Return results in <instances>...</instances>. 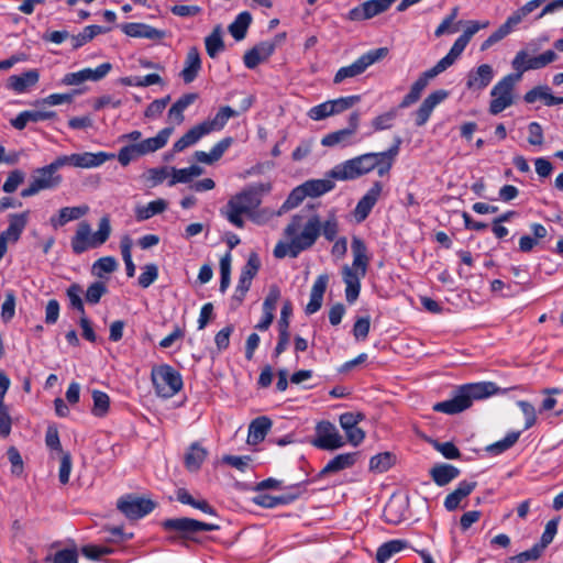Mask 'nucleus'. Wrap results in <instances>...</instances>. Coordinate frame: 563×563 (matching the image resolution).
Returning a JSON list of instances; mask_svg holds the SVG:
<instances>
[{
    "mask_svg": "<svg viewBox=\"0 0 563 563\" xmlns=\"http://www.w3.org/2000/svg\"><path fill=\"white\" fill-rule=\"evenodd\" d=\"M269 188V185L260 184L238 192L229 199L221 213L232 225L239 229L244 228V217L251 219L253 211L262 202V194L268 191Z\"/></svg>",
    "mask_w": 563,
    "mask_h": 563,
    "instance_id": "1",
    "label": "nucleus"
},
{
    "mask_svg": "<svg viewBox=\"0 0 563 563\" xmlns=\"http://www.w3.org/2000/svg\"><path fill=\"white\" fill-rule=\"evenodd\" d=\"M496 386L490 382L466 384L461 386L451 399L437 402L433 409L454 415L470 408L474 400H481L495 394Z\"/></svg>",
    "mask_w": 563,
    "mask_h": 563,
    "instance_id": "2",
    "label": "nucleus"
},
{
    "mask_svg": "<svg viewBox=\"0 0 563 563\" xmlns=\"http://www.w3.org/2000/svg\"><path fill=\"white\" fill-rule=\"evenodd\" d=\"M320 229L321 221L317 214L298 213L291 217L284 230V235L303 252L316 243L320 235Z\"/></svg>",
    "mask_w": 563,
    "mask_h": 563,
    "instance_id": "3",
    "label": "nucleus"
},
{
    "mask_svg": "<svg viewBox=\"0 0 563 563\" xmlns=\"http://www.w3.org/2000/svg\"><path fill=\"white\" fill-rule=\"evenodd\" d=\"M112 232L110 218L102 217L98 223V230L92 232L87 221H81L70 240L71 250L75 254H82L90 249H97L103 245Z\"/></svg>",
    "mask_w": 563,
    "mask_h": 563,
    "instance_id": "4",
    "label": "nucleus"
},
{
    "mask_svg": "<svg viewBox=\"0 0 563 563\" xmlns=\"http://www.w3.org/2000/svg\"><path fill=\"white\" fill-rule=\"evenodd\" d=\"M374 169L379 176L380 161L377 154L365 153L334 166L330 172V176L338 180H352Z\"/></svg>",
    "mask_w": 563,
    "mask_h": 563,
    "instance_id": "5",
    "label": "nucleus"
},
{
    "mask_svg": "<svg viewBox=\"0 0 563 563\" xmlns=\"http://www.w3.org/2000/svg\"><path fill=\"white\" fill-rule=\"evenodd\" d=\"M151 379L157 396L163 398L174 397L184 385L180 373L168 364L153 367Z\"/></svg>",
    "mask_w": 563,
    "mask_h": 563,
    "instance_id": "6",
    "label": "nucleus"
},
{
    "mask_svg": "<svg viewBox=\"0 0 563 563\" xmlns=\"http://www.w3.org/2000/svg\"><path fill=\"white\" fill-rule=\"evenodd\" d=\"M161 526L166 532L175 533V536L169 538L172 541L178 538L192 539L201 531H216L219 529L218 525L207 523L187 517L165 519L161 522Z\"/></svg>",
    "mask_w": 563,
    "mask_h": 563,
    "instance_id": "7",
    "label": "nucleus"
},
{
    "mask_svg": "<svg viewBox=\"0 0 563 563\" xmlns=\"http://www.w3.org/2000/svg\"><path fill=\"white\" fill-rule=\"evenodd\" d=\"M520 80L517 74H509L503 77L490 90L492 100L489 112L494 115L503 112L514 103V88Z\"/></svg>",
    "mask_w": 563,
    "mask_h": 563,
    "instance_id": "8",
    "label": "nucleus"
},
{
    "mask_svg": "<svg viewBox=\"0 0 563 563\" xmlns=\"http://www.w3.org/2000/svg\"><path fill=\"white\" fill-rule=\"evenodd\" d=\"M388 54L387 47H379L371 49L365 54L361 55L351 65L341 67L334 75V84H341L347 78H354L363 74L369 66L379 62Z\"/></svg>",
    "mask_w": 563,
    "mask_h": 563,
    "instance_id": "9",
    "label": "nucleus"
},
{
    "mask_svg": "<svg viewBox=\"0 0 563 563\" xmlns=\"http://www.w3.org/2000/svg\"><path fill=\"white\" fill-rule=\"evenodd\" d=\"M63 181L62 175H59L51 165H46L37 168L34 172L32 180L29 187L21 191L23 198L32 197L42 190L54 189Z\"/></svg>",
    "mask_w": 563,
    "mask_h": 563,
    "instance_id": "10",
    "label": "nucleus"
},
{
    "mask_svg": "<svg viewBox=\"0 0 563 563\" xmlns=\"http://www.w3.org/2000/svg\"><path fill=\"white\" fill-rule=\"evenodd\" d=\"M311 444L321 450L333 451L342 448L345 441L332 422L322 420L316 426V437Z\"/></svg>",
    "mask_w": 563,
    "mask_h": 563,
    "instance_id": "11",
    "label": "nucleus"
},
{
    "mask_svg": "<svg viewBox=\"0 0 563 563\" xmlns=\"http://www.w3.org/2000/svg\"><path fill=\"white\" fill-rule=\"evenodd\" d=\"M556 58V53L551 49H548L544 53L534 57H529L528 52L521 49L517 52L516 56L511 62V66L517 71V75L521 77L523 73L528 70L541 69L548 66L549 64L555 62Z\"/></svg>",
    "mask_w": 563,
    "mask_h": 563,
    "instance_id": "12",
    "label": "nucleus"
},
{
    "mask_svg": "<svg viewBox=\"0 0 563 563\" xmlns=\"http://www.w3.org/2000/svg\"><path fill=\"white\" fill-rule=\"evenodd\" d=\"M155 503L143 497L126 495L119 499L118 509L129 519H140L152 512Z\"/></svg>",
    "mask_w": 563,
    "mask_h": 563,
    "instance_id": "13",
    "label": "nucleus"
},
{
    "mask_svg": "<svg viewBox=\"0 0 563 563\" xmlns=\"http://www.w3.org/2000/svg\"><path fill=\"white\" fill-rule=\"evenodd\" d=\"M112 65L110 63H102L97 68H84L75 73L66 74L59 81L62 86H79L85 81H99L104 78L110 70Z\"/></svg>",
    "mask_w": 563,
    "mask_h": 563,
    "instance_id": "14",
    "label": "nucleus"
},
{
    "mask_svg": "<svg viewBox=\"0 0 563 563\" xmlns=\"http://www.w3.org/2000/svg\"><path fill=\"white\" fill-rule=\"evenodd\" d=\"M396 0H367L347 12L350 21L369 20L387 11Z\"/></svg>",
    "mask_w": 563,
    "mask_h": 563,
    "instance_id": "15",
    "label": "nucleus"
},
{
    "mask_svg": "<svg viewBox=\"0 0 563 563\" xmlns=\"http://www.w3.org/2000/svg\"><path fill=\"white\" fill-rule=\"evenodd\" d=\"M305 492V483H298L289 488V493L280 496H272L265 493L258 492L253 497V503L263 508H274L279 505H287L299 498Z\"/></svg>",
    "mask_w": 563,
    "mask_h": 563,
    "instance_id": "16",
    "label": "nucleus"
},
{
    "mask_svg": "<svg viewBox=\"0 0 563 563\" xmlns=\"http://www.w3.org/2000/svg\"><path fill=\"white\" fill-rule=\"evenodd\" d=\"M362 413L344 412L340 415L339 422L344 430L349 443L353 446H358L365 439V432L357 427L363 420Z\"/></svg>",
    "mask_w": 563,
    "mask_h": 563,
    "instance_id": "17",
    "label": "nucleus"
},
{
    "mask_svg": "<svg viewBox=\"0 0 563 563\" xmlns=\"http://www.w3.org/2000/svg\"><path fill=\"white\" fill-rule=\"evenodd\" d=\"M383 191V185L379 181L373 183L371 188L358 200L354 209V218L357 223L366 220L374 206L377 203Z\"/></svg>",
    "mask_w": 563,
    "mask_h": 563,
    "instance_id": "18",
    "label": "nucleus"
},
{
    "mask_svg": "<svg viewBox=\"0 0 563 563\" xmlns=\"http://www.w3.org/2000/svg\"><path fill=\"white\" fill-rule=\"evenodd\" d=\"M495 71L488 64H482L468 71L466 76V88L472 91L485 89L493 80Z\"/></svg>",
    "mask_w": 563,
    "mask_h": 563,
    "instance_id": "19",
    "label": "nucleus"
},
{
    "mask_svg": "<svg viewBox=\"0 0 563 563\" xmlns=\"http://www.w3.org/2000/svg\"><path fill=\"white\" fill-rule=\"evenodd\" d=\"M448 91L440 89L431 92L420 104L419 109L415 113V123L417 126L424 125L433 110L446 99Z\"/></svg>",
    "mask_w": 563,
    "mask_h": 563,
    "instance_id": "20",
    "label": "nucleus"
},
{
    "mask_svg": "<svg viewBox=\"0 0 563 563\" xmlns=\"http://www.w3.org/2000/svg\"><path fill=\"white\" fill-rule=\"evenodd\" d=\"M440 74L441 73L439 71V69L435 68L434 66L422 73L419 76V78L412 84L410 91L402 98L399 107L405 109L416 103L420 99L422 91L428 86L429 80Z\"/></svg>",
    "mask_w": 563,
    "mask_h": 563,
    "instance_id": "21",
    "label": "nucleus"
},
{
    "mask_svg": "<svg viewBox=\"0 0 563 563\" xmlns=\"http://www.w3.org/2000/svg\"><path fill=\"white\" fill-rule=\"evenodd\" d=\"M122 32L135 38H146L159 42L166 36V31L156 29L145 23L131 22L122 25Z\"/></svg>",
    "mask_w": 563,
    "mask_h": 563,
    "instance_id": "22",
    "label": "nucleus"
},
{
    "mask_svg": "<svg viewBox=\"0 0 563 563\" xmlns=\"http://www.w3.org/2000/svg\"><path fill=\"white\" fill-rule=\"evenodd\" d=\"M29 214H30L29 211L10 214L9 216V225L0 234V239H2L5 243L18 242L29 222Z\"/></svg>",
    "mask_w": 563,
    "mask_h": 563,
    "instance_id": "23",
    "label": "nucleus"
},
{
    "mask_svg": "<svg viewBox=\"0 0 563 563\" xmlns=\"http://www.w3.org/2000/svg\"><path fill=\"white\" fill-rule=\"evenodd\" d=\"M56 118V112L52 110H25L20 112L15 118L10 120V124L19 131L26 128L30 122L36 123Z\"/></svg>",
    "mask_w": 563,
    "mask_h": 563,
    "instance_id": "24",
    "label": "nucleus"
},
{
    "mask_svg": "<svg viewBox=\"0 0 563 563\" xmlns=\"http://www.w3.org/2000/svg\"><path fill=\"white\" fill-rule=\"evenodd\" d=\"M40 79V73L36 69H30L21 75H12L8 78L7 88L15 93H25L34 87Z\"/></svg>",
    "mask_w": 563,
    "mask_h": 563,
    "instance_id": "25",
    "label": "nucleus"
},
{
    "mask_svg": "<svg viewBox=\"0 0 563 563\" xmlns=\"http://www.w3.org/2000/svg\"><path fill=\"white\" fill-rule=\"evenodd\" d=\"M366 274H361V271L350 268L345 265L342 269L343 282L345 284V298L350 303L355 302L361 291V279Z\"/></svg>",
    "mask_w": 563,
    "mask_h": 563,
    "instance_id": "26",
    "label": "nucleus"
},
{
    "mask_svg": "<svg viewBox=\"0 0 563 563\" xmlns=\"http://www.w3.org/2000/svg\"><path fill=\"white\" fill-rule=\"evenodd\" d=\"M275 43L265 41L255 45L252 49L245 53L244 55V65L253 69L262 62L266 60L275 51Z\"/></svg>",
    "mask_w": 563,
    "mask_h": 563,
    "instance_id": "27",
    "label": "nucleus"
},
{
    "mask_svg": "<svg viewBox=\"0 0 563 563\" xmlns=\"http://www.w3.org/2000/svg\"><path fill=\"white\" fill-rule=\"evenodd\" d=\"M115 157L113 153L107 152H82L75 153V167L76 168H97L103 165L106 162L111 161Z\"/></svg>",
    "mask_w": 563,
    "mask_h": 563,
    "instance_id": "28",
    "label": "nucleus"
},
{
    "mask_svg": "<svg viewBox=\"0 0 563 563\" xmlns=\"http://www.w3.org/2000/svg\"><path fill=\"white\" fill-rule=\"evenodd\" d=\"M89 212L87 205L76 207H64L58 211V214L51 217L49 224L54 229L64 227L70 221L78 220Z\"/></svg>",
    "mask_w": 563,
    "mask_h": 563,
    "instance_id": "29",
    "label": "nucleus"
},
{
    "mask_svg": "<svg viewBox=\"0 0 563 563\" xmlns=\"http://www.w3.org/2000/svg\"><path fill=\"white\" fill-rule=\"evenodd\" d=\"M200 70H201L200 53L197 47L192 46L187 52V55H186V58L184 62V68L180 71V77L185 84H190L197 78Z\"/></svg>",
    "mask_w": 563,
    "mask_h": 563,
    "instance_id": "30",
    "label": "nucleus"
},
{
    "mask_svg": "<svg viewBox=\"0 0 563 563\" xmlns=\"http://www.w3.org/2000/svg\"><path fill=\"white\" fill-rule=\"evenodd\" d=\"M328 282H329L328 275H320L313 283L311 292H310V300L307 303L306 309H305L307 314H313L317 311H319V309L321 308L322 301H323V295L327 289Z\"/></svg>",
    "mask_w": 563,
    "mask_h": 563,
    "instance_id": "31",
    "label": "nucleus"
},
{
    "mask_svg": "<svg viewBox=\"0 0 563 563\" xmlns=\"http://www.w3.org/2000/svg\"><path fill=\"white\" fill-rule=\"evenodd\" d=\"M476 487V482L462 481L456 488L450 493L444 499V507L448 511L455 510L460 503L466 498Z\"/></svg>",
    "mask_w": 563,
    "mask_h": 563,
    "instance_id": "32",
    "label": "nucleus"
},
{
    "mask_svg": "<svg viewBox=\"0 0 563 563\" xmlns=\"http://www.w3.org/2000/svg\"><path fill=\"white\" fill-rule=\"evenodd\" d=\"M173 132V128H164L154 137H148L139 142L137 144L142 155L144 156L163 148L167 144Z\"/></svg>",
    "mask_w": 563,
    "mask_h": 563,
    "instance_id": "33",
    "label": "nucleus"
},
{
    "mask_svg": "<svg viewBox=\"0 0 563 563\" xmlns=\"http://www.w3.org/2000/svg\"><path fill=\"white\" fill-rule=\"evenodd\" d=\"M468 43H470V41L467 38H465L463 35H460L455 40L452 47L450 48L449 53L444 57H442L434 65V67L438 68L440 73H443L444 70H446L449 67H451L457 60V58L462 55V53L464 52V49Z\"/></svg>",
    "mask_w": 563,
    "mask_h": 563,
    "instance_id": "34",
    "label": "nucleus"
},
{
    "mask_svg": "<svg viewBox=\"0 0 563 563\" xmlns=\"http://www.w3.org/2000/svg\"><path fill=\"white\" fill-rule=\"evenodd\" d=\"M523 99L527 103H533L541 99L544 101V104L549 107L563 103V97L553 96L548 86H538L529 90L526 92Z\"/></svg>",
    "mask_w": 563,
    "mask_h": 563,
    "instance_id": "35",
    "label": "nucleus"
},
{
    "mask_svg": "<svg viewBox=\"0 0 563 563\" xmlns=\"http://www.w3.org/2000/svg\"><path fill=\"white\" fill-rule=\"evenodd\" d=\"M460 475L457 467L451 464H438L430 470V476L438 486H445Z\"/></svg>",
    "mask_w": 563,
    "mask_h": 563,
    "instance_id": "36",
    "label": "nucleus"
},
{
    "mask_svg": "<svg viewBox=\"0 0 563 563\" xmlns=\"http://www.w3.org/2000/svg\"><path fill=\"white\" fill-rule=\"evenodd\" d=\"M272 427V421L267 417L254 419L249 427L247 442L257 444L262 442Z\"/></svg>",
    "mask_w": 563,
    "mask_h": 563,
    "instance_id": "37",
    "label": "nucleus"
},
{
    "mask_svg": "<svg viewBox=\"0 0 563 563\" xmlns=\"http://www.w3.org/2000/svg\"><path fill=\"white\" fill-rule=\"evenodd\" d=\"M352 253H353V263L350 268L361 271V274H366L369 258L367 256V249L365 243L358 239L354 238L352 241Z\"/></svg>",
    "mask_w": 563,
    "mask_h": 563,
    "instance_id": "38",
    "label": "nucleus"
},
{
    "mask_svg": "<svg viewBox=\"0 0 563 563\" xmlns=\"http://www.w3.org/2000/svg\"><path fill=\"white\" fill-rule=\"evenodd\" d=\"M260 268V260L256 254H251L246 264L242 268L239 283L236 286L240 287L241 291H249L252 279L255 277Z\"/></svg>",
    "mask_w": 563,
    "mask_h": 563,
    "instance_id": "39",
    "label": "nucleus"
},
{
    "mask_svg": "<svg viewBox=\"0 0 563 563\" xmlns=\"http://www.w3.org/2000/svg\"><path fill=\"white\" fill-rule=\"evenodd\" d=\"M207 130L203 128L201 123L195 125L190 130H188L179 140H177L174 145V152H183L187 147L196 144L201 137L207 135Z\"/></svg>",
    "mask_w": 563,
    "mask_h": 563,
    "instance_id": "40",
    "label": "nucleus"
},
{
    "mask_svg": "<svg viewBox=\"0 0 563 563\" xmlns=\"http://www.w3.org/2000/svg\"><path fill=\"white\" fill-rule=\"evenodd\" d=\"M202 174V168L198 165H191L186 168H170V178L168 180V186L173 187L176 184H187L194 177H198Z\"/></svg>",
    "mask_w": 563,
    "mask_h": 563,
    "instance_id": "41",
    "label": "nucleus"
},
{
    "mask_svg": "<svg viewBox=\"0 0 563 563\" xmlns=\"http://www.w3.org/2000/svg\"><path fill=\"white\" fill-rule=\"evenodd\" d=\"M236 112L225 106L220 108V110L217 112V114L211 120H206L201 122L203 128L207 130V133H211L213 131H220L224 128L227 122L230 120V118L235 117Z\"/></svg>",
    "mask_w": 563,
    "mask_h": 563,
    "instance_id": "42",
    "label": "nucleus"
},
{
    "mask_svg": "<svg viewBox=\"0 0 563 563\" xmlns=\"http://www.w3.org/2000/svg\"><path fill=\"white\" fill-rule=\"evenodd\" d=\"M356 462V453H342L331 459L322 468L321 474H330L353 466Z\"/></svg>",
    "mask_w": 563,
    "mask_h": 563,
    "instance_id": "43",
    "label": "nucleus"
},
{
    "mask_svg": "<svg viewBox=\"0 0 563 563\" xmlns=\"http://www.w3.org/2000/svg\"><path fill=\"white\" fill-rule=\"evenodd\" d=\"M407 544V541L398 539L383 543L376 551L377 562L386 563L393 555L406 549Z\"/></svg>",
    "mask_w": 563,
    "mask_h": 563,
    "instance_id": "44",
    "label": "nucleus"
},
{
    "mask_svg": "<svg viewBox=\"0 0 563 563\" xmlns=\"http://www.w3.org/2000/svg\"><path fill=\"white\" fill-rule=\"evenodd\" d=\"M197 99L196 93H187L180 97L168 110L169 120L177 124L184 121V111Z\"/></svg>",
    "mask_w": 563,
    "mask_h": 563,
    "instance_id": "45",
    "label": "nucleus"
},
{
    "mask_svg": "<svg viewBox=\"0 0 563 563\" xmlns=\"http://www.w3.org/2000/svg\"><path fill=\"white\" fill-rule=\"evenodd\" d=\"M207 457V450L198 443L191 444L185 456L186 467L190 472L198 471Z\"/></svg>",
    "mask_w": 563,
    "mask_h": 563,
    "instance_id": "46",
    "label": "nucleus"
},
{
    "mask_svg": "<svg viewBox=\"0 0 563 563\" xmlns=\"http://www.w3.org/2000/svg\"><path fill=\"white\" fill-rule=\"evenodd\" d=\"M252 22V15L247 11L239 13L235 20L229 25L230 34L236 40L241 41L245 37L247 29Z\"/></svg>",
    "mask_w": 563,
    "mask_h": 563,
    "instance_id": "47",
    "label": "nucleus"
},
{
    "mask_svg": "<svg viewBox=\"0 0 563 563\" xmlns=\"http://www.w3.org/2000/svg\"><path fill=\"white\" fill-rule=\"evenodd\" d=\"M207 54L211 58H216L224 51V42L222 40V29L217 25L212 32L205 38Z\"/></svg>",
    "mask_w": 563,
    "mask_h": 563,
    "instance_id": "48",
    "label": "nucleus"
},
{
    "mask_svg": "<svg viewBox=\"0 0 563 563\" xmlns=\"http://www.w3.org/2000/svg\"><path fill=\"white\" fill-rule=\"evenodd\" d=\"M308 197H320L334 188L331 179H310L301 184Z\"/></svg>",
    "mask_w": 563,
    "mask_h": 563,
    "instance_id": "49",
    "label": "nucleus"
},
{
    "mask_svg": "<svg viewBox=\"0 0 563 563\" xmlns=\"http://www.w3.org/2000/svg\"><path fill=\"white\" fill-rule=\"evenodd\" d=\"M167 203L164 199H156L145 206H140L135 209L137 220L143 221L153 218L156 214L164 212Z\"/></svg>",
    "mask_w": 563,
    "mask_h": 563,
    "instance_id": "50",
    "label": "nucleus"
},
{
    "mask_svg": "<svg viewBox=\"0 0 563 563\" xmlns=\"http://www.w3.org/2000/svg\"><path fill=\"white\" fill-rule=\"evenodd\" d=\"M353 142V134L352 130L342 129L332 133L327 134L322 137L321 144L323 146H349L352 145Z\"/></svg>",
    "mask_w": 563,
    "mask_h": 563,
    "instance_id": "51",
    "label": "nucleus"
},
{
    "mask_svg": "<svg viewBox=\"0 0 563 563\" xmlns=\"http://www.w3.org/2000/svg\"><path fill=\"white\" fill-rule=\"evenodd\" d=\"M400 139L396 140V143L384 152H376L379 161H380V170L379 177H384L389 174L393 164L395 162L396 156L399 153Z\"/></svg>",
    "mask_w": 563,
    "mask_h": 563,
    "instance_id": "52",
    "label": "nucleus"
},
{
    "mask_svg": "<svg viewBox=\"0 0 563 563\" xmlns=\"http://www.w3.org/2000/svg\"><path fill=\"white\" fill-rule=\"evenodd\" d=\"M108 31L109 29H106L100 25H88L82 30V32L70 37L71 46L73 48H79L89 41H91L95 36L106 33Z\"/></svg>",
    "mask_w": 563,
    "mask_h": 563,
    "instance_id": "53",
    "label": "nucleus"
},
{
    "mask_svg": "<svg viewBox=\"0 0 563 563\" xmlns=\"http://www.w3.org/2000/svg\"><path fill=\"white\" fill-rule=\"evenodd\" d=\"M118 262L112 256H104L97 260L92 265V274L99 278H103L107 274L115 272Z\"/></svg>",
    "mask_w": 563,
    "mask_h": 563,
    "instance_id": "54",
    "label": "nucleus"
},
{
    "mask_svg": "<svg viewBox=\"0 0 563 563\" xmlns=\"http://www.w3.org/2000/svg\"><path fill=\"white\" fill-rule=\"evenodd\" d=\"M520 432H509L504 439L488 445L486 451L493 455H498L510 449L519 439Z\"/></svg>",
    "mask_w": 563,
    "mask_h": 563,
    "instance_id": "55",
    "label": "nucleus"
},
{
    "mask_svg": "<svg viewBox=\"0 0 563 563\" xmlns=\"http://www.w3.org/2000/svg\"><path fill=\"white\" fill-rule=\"evenodd\" d=\"M92 400H93V407L91 409V412L96 417H104L110 407V398L109 396L101 391V390H93L92 391Z\"/></svg>",
    "mask_w": 563,
    "mask_h": 563,
    "instance_id": "56",
    "label": "nucleus"
},
{
    "mask_svg": "<svg viewBox=\"0 0 563 563\" xmlns=\"http://www.w3.org/2000/svg\"><path fill=\"white\" fill-rule=\"evenodd\" d=\"M393 462H394V457L390 453H388V452L379 453V454L374 455L369 460V468H371V471H374L376 473H384L391 467Z\"/></svg>",
    "mask_w": 563,
    "mask_h": 563,
    "instance_id": "57",
    "label": "nucleus"
},
{
    "mask_svg": "<svg viewBox=\"0 0 563 563\" xmlns=\"http://www.w3.org/2000/svg\"><path fill=\"white\" fill-rule=\"evenodd\" d=\"M308 197L302 185L297 186L291 190L287 199L284 201V203L280 207V212H287L296 207H298L302 200Z\"/></svg>",
    "mask_w": 563,
    "mask_h": 563,
    "instance_id": "58",
    "label": "nucleus"
},
{
    "mask_svg": "<svg viewBox=\"0 0 563 563\" xmlns=\"http://www.w3.org/2000/svg\"><path fill=\"white\" fill-rule=\"evenodd\" d=\"M67 297L70 302V307L75 310H77L81 316L86 314L84 301L81 299L82 289L81 286L78 284H71L67 288Z\"/></svg>",
    "mask_w": 563,
    "mask_h": 563,
    "instance_id": "59",
    "label": "nucleus"
},
{
    "mask_svg": "<svg viewBox=\"0 0 563 563\" xmlns=\"http://www.w3.org/2000/svg\"><path fill=\"white\" fill-rule=\"evenodd\" d=\"M302 251L299 247L295 246V243L291 240L280 241L276 244L274 249V256L277 258H283L286 256H290L292 258L297 257Z\"/></svg>",
    "mask_w": 563,
    "mask_h": 563,
    "instance_id": "60",
    "label": "nucleus"
},
{
    "mask_svg": "<svg viewBox=\"0 0 563 563\" xmlns=\"http://www.w3.org/2000/svg\"><path fill=\"white\" fill-rule=\"evenodd\" d=\"M397 117L396 110H389L384 112L372 120V126L375 132L388 130L394 125V121Z\"/></svg>",
    "mask_w": 563,
    "mask_h": 563,
    "instance_id": "61",
    "label": "nucleus"
},
{
    "mask_svg": "<svg viewBox=\"0 0 563 563\" xmlns=\"http://www.w3.org/2000/svg\"><path fill=\"white\" fill-rule=\"evenodd\" d=\"M170 176V169L167 167L150 168L145 174L146 183L150 187H155L165 181Z\"/></svg>",
    "mask_w": 563,
    "mask_h": 563,
    "instance_id": "62",
    "label": "nucleus"
},
{
    "mask_svg": "<svg viewBox=\"0 0 563 563\" xmlns=\"http://www.w3.org/2000/svg\"><path fill=\"white\" fill-rule=\"evenodd\" d=\"M107 291L108 288L103 282H95L85 294L86 301L90 305H97Z\"/></svg>",
    "mask_w": 563,
    "mask_h": 563,
    "instance_id": "63",
    "label": "nucleus"
},
{
    "mask_svg": "<svg viewBox=\"0 0 563 563\" xmlns=\"http://www.w3.org/2000/svg\"><path fill=\"white\" fill-rule=\"evenodd\" d=\"M143 156L137 143L123 146L118 153V161L122 166H128L133 159Z\"/></svg>",
    "mask_w": 563,
    "mask_h": 563,
    "instance_id": "64",
    "label": "nucleus"
}]
</instances>
